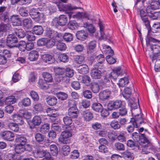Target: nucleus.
Returning a JSON list of instances; mask_svg holds the SVG:
<instances>
[{"label":"nucleus","instance_id":"f257e3e1","mask_svg":"<svg viewBox=\"0 0 160 160\" xmlns=\"http://www.w3.org/2000/svg\"><path fill=\"white\" fill-rule=\"evenodd\" d=\"M75 128L74 125L66 126V129L62 132L58 138L59 143L62 144H67L70 142V138L72 135V131Z\"/></svg>","mask_w":160,"mask_h":160},{"label":"nucleus","instance_id":"f03ea898","mask_svg":"<svg viewBox=\"0 0 160 160\" xmlns=\"http://www.w3.org/2000/svg\"><path fill=\"white\" fill-rule=\"evenodd\" d=\"M134 119V121H131L132 124L128 125L127 128L128 132H132L134 128H138L141 124L144 122V118L141 114L135 115Z\"/></svg>","mask_w":160,"mask_h":160},{"label":"nucleus","instance_id":"7ed1b4c3","mask_svg":"<svg viewBox=\"0 0 160 160\" xmlns=\"http://www.w3.org/2000/svg\"><path fill=\"white\" fill-rule=\"evenodd\" d=\"M132 137L141 147L145 148L148 147L149 141L144 134H141L140 136L138 133L134 132L132 134Z\"/></svg>","mask_w":160,"mask_h":160},{"label":"nucleus","instance_id":"20e7f679","mask_svg":"<svg viewBox=\"0 0 160 160\" xmlns=\"http://www.w3.org/2000/svg\"><path fill=\"white\" fill-rule=\"evenodd\" d=\"M68 21V18L67 16L62 14L58 17L54 18L52 22L51 25L56 27L59 26H63L67 24Z\"/></svg>","mask_w":160,"mask_h":160},{"label":"nucleus","instance_id":"39448f33","mask_svg":"<svg viewBox=\"0 0 160 160\" xmlns=\"http://www.w3.org/2000/svg\"><path fill=\"white\" fill-rule=\"evenodd\" d=\"M126 105L125 102L120 100H116L114 101L109 102L107 105V108L109 110L118 109L122 106H125Z\"/></svg>","mask_w":160,"mask_h":160},{"label":"nucleus","instance_id":"423d86ee","mask_svg":"<svg viewBox=\"0 0 160 160\" xmlns=\"http://www.w3.org/2000/svg\"><path fill=\"white\" fill-rule=\"evenodd\" d=\"M154 10L150 5L148 6L146 9L147 14L152 19H157L160 17V12H154Z\"/></svg>","mask_w":160,"mask_h":160},{"label":"nucleus","instance_id":"0eeeda50","mask_svg":"<svg viewBox=\"0 0 160 160\" xmlns=\"http://www.w3.org/2000/svg\"><path fill=\"white\" fill-rule=\"evenodd\" d=\"M18 42L17 38L13 34H9L7 37L6 43L10 48L16 47L15 43Z\"/></svg>","mask_w":160,"mask_h":160},{"label":"nucleus","instance_id":"6e6552de","mask_svg":"<svg viewBox=\"0 0 160 160\" xmlns=\"http://www.w3.org/2000/svg\"><path fill=\"white\" fill-rule=\"evenodd\" d=\"M42 122V118L40 116H35L29 123L30 128H33L36 126H38L41 124Z\"/></svg>","mask_w":160,"mask_h":160},{"label":"nucleus","instance_id":"1a4fd4ad","mask_svg":"<svg viewBox=\"0 0 160 160\" xmlns=\"http://www.w3.org/2000/svg\"><path fill=\"white\" fill-rule=\"evenodd\" d=\"M57 6L59 11H71L78 8L72 6L71 4H63L60 3L58 4Z\"/></svg>","mask_w":160,"mask_h":160},{"label":"nucleus","instance_id":"9d476101","mask_svg":"<svg viewBox=\"0 0 160 160\" xmlns=\"http://www.w3.org/2000/svg\"><path fill=\"white\" fill-rule=\"evenodd\" d=\"M33 155L36 158H41L50 156V154L46 150L37 149L33 151Z\"/></svg>","mask_w":160,"mask_h":160},{"label":"nucleus","instance_id":"9b49d317","mask_svg":"<svg viewBox=\"0 0 160 160\" xmlns=\"http://www.w3.org/2000/svg\"><path fill=\"white\" fill-rule=\"evenodd\" d=\"M3 138L5 140L11 141L14 139V134L12 132L6 131L3 132L2 134Z\"/></svg>","mask_w":160,"mask_h":160},{"label":"nucleus","instance_id":"f8f14e48","mask_svg":"<svg viewBox=\"0 0 160 160\" xmlns=\"http://www.w3.org/2000/svg\"><path fill=\"white\" fill-rule=\"evenodd\" d=\"M78 112V109L75 105L70 107L68 110V115L72 118H77Z\"/></svg>","mask_w":160,"mask_h":160},{"label":"nucleus","instance_id":"ddd939ff","mask_svg":"<svg viewBox=\"0 0 160 160\" xmlns=\"http://www.w3.org/2000/svg\"><path fill=\"white\" fill-rule=\"evenodd\" d=\"M150 45L151 51L149 54L151 53L152 55L157 54L160 52V46L152 43H150Z\"/></svg>","mask_w":160,"mask_h":160},{"label":"nucleus","instance_id":"4468645a","mask_svg":"<svg viewBox=\"0 0 160 160\" xmlns=\"http://www.w3.org/2000/svg\"><path fill=\"white\" fill-rule=\"evenodd\" d=\"M77 38L80 40L84 41L87 38L88 34L84 30H80L78 31L76 33Z\"/></svg>","mask_w":160,"mask_h":160},{"label":"nucleus","instance_id":"2eb2a0df","mask_svg":"<svg viewBox=\"0 0 160 160\" xmlns=\"http://www.w3.org/2000/svg\"><path fill=\"white\" fill-rule=\"evenodd\" d=\"M101 71L96 68L92 69L90 72L91 77L95 79L100 78L101 76Z\"/></svg>","mask_w":160,"mask_h":160},{"label":"nucleus","instance_id":"dca6fc26","mask_svg":"<svg viewBox=\"0 0 160 160\" xmlns=\"http://www.w3.org/2000/svg\"><path fill=\"white\" fill-rule=\"evenodd\" d=\"M11 21L14 26H18L21 24V21L19 16L13 15L11 17Z\"/></svg>","mask_w":160,"mask_h":160},{"label":"nucleus","instance_id":"f3484780","mask_svg":"<svg viewBox=\"0 0 160 160\" xmlns=\"http://www.w3.org/2000/svg\"><path fill=\"white\" fill-rule=\"evenodd\" d=\"M15 141L16 142L19 143L18 144L25 145L26 143L27 139L24 136L17 135L16 137Z\"/></svg>","mask_w":160,"mask_h":160},{"label":"nucleus","instance_id":"a211bd4d","mask_svg":"<svg viewBox=\"0 0 160 160\" xmlns=\"http://www.w3.org/2000/svg\"><path fill=\"white\" fill-rule=\"evenodd\" d=\"M82 115L84 120L86 121H89L93 118L92 114L88 110L83 111Z\"/></svg>","mask_w":160,"mask_h":160},{"label":"nucleus","instance_id":"6ab92c4d","mask_svg":"<svg viewBox=\"0 0 160 160\" xmlns=\"http://www.w3.org/2000/svg\"><path fill=\"white\" fill-rule=\"evenodd\" d=\"M96 42L95 40L91 41L88 43L87 46V52L88 53L93 52L96 46Z\"/></svg>","mask_w":160,"mask_h":160},{"label":"nucleus","instance_id":"aec40b11","mask_svg":"<svg viewBox=\"0 0 160 160\" xmlns=\"http://www.w3.org/2000/svg\"><path fill=\"white\" fill-rule=\"evenodd\" d=\"M39 56L38 52L36 51H32L29 54L28 58L31 61H35L38 59Z\"/></svg>","mask_w":160,"mask_h":160},{"label":"nucleus","instance_id":"412c9836","mask_svg":"<svg viewBox=\"0 0 160 160\" xmlns=\"http://www.w3.org/2000/svg\"><path fill=\"white\" fill-rule=\"evenodd\" d=\"M46 112L48 116L51 117L56 118L59 116V114L57 111L55 109L51 108H48L47 109Z\"/></svg>","mask_w":160,"mask_h":160},{"label":"nucleus","instance_id":"4be33fe9","mask_svg":"<svg viewBox=\"0 0 160 160\" xmlns=\"http://www.w3.org/2000/svg\"><path fill=\"white\" fill-rule=\"evenodd\" d=\"M4 101L6 105H10L15 103L16 102L17 100L14 96L12 95L7 97Z\"/></svg>","mask_w":160,"mask_h":160},{"label":"nucleus","instance_id":"5701e85b","mask_svg":"<svg viewBox=\"0 0 160 160\" xmlns=\"http://www.w3.org/2000/svg\"><path fill=\"white\" fill-rule=\"evenodd\" d=\"M110 94V91H102L99 93V98L102 100L107 99Z\"/></svg>","mask_w":160,"mask_h":160},{"label":"nucleus","instance_id":"b1692460","mask_svg":"<svg viewBox=\"0 0 160 160\" xmlns=\"http://www.w3.org/2000/svg\"><path fill=\"white\" fill-rule=\"evenodd\" d=\"M98 24L99 27L101 35L100 38L101 39L105 40L107 39V38L104 32V27L102 23L99 20Z\"/></svg>","mask_w":160,"mask_h":160},{"label":"nucleus","instance_id":"393cba45","mask_svg":"<svg viewBox=\"0 0 160 160\" xmlns=\"http://www.w3.org/2000/svg\"><path fill=\"white\" fill-rule=\"evenodd\" d=\"M13 120L18 122V124L22 125L24 124V121L22 118L18 114H14L12 115Z\"/></svg>","mask_w":160,"mask_h":160},{"label":"nucleus","instance_id":"a878e982","mask_svg":"<svg viewBox=\"0 0 160 160\" xmlns=\"http://www.w3.org/2000/svg\"><path fill=\"white\" fill-rule=\"evenodd\" d=\"M55 80L56 82L60 83L61 84L65 83L66 82L67 83L68 82V80L67 79L66 77H63L60 75H56Z\"/></svg>","mask_w":160,"mask_h":160},{"label":"nucleus","instance_id":"bb28decb","mask_svg":"<svg viewBox=\"0 0 160 160\" xmlns=\"http://www.w3.org/2000/svg\"><path fill=\"white\" fill-rule=\"evenodd\" d=\"M77 70L79 73L82 74H85L88 72V68L87 65H83L79 66Z\"/></svg>","mask_w":160,"mask_h":160},{"label":"nucleus","instance_id":"cd10ccee","mask_svg":"<svg viewBox=\"0 0 160 160\" xmlns=\"http://www.w3.org/2000/svg\"><path fill=\"white\" fill-rule=\"evenodd\" d=\"M57 35V32L52 30L50 29H47L46 31V36L49 38L50 39H53L55 36H56Z\"/></svg>","mask_w":160,"mask_h":160},{"label":"nucleus","instance_id":"c85d7f7f","mask_svg":"<svg viewBox=\"0 0 160 160\" xmlns=\"http://www.w3.org/2000/svg\"><path fill=\"white\" fill-rule=\"evenodd\" d=\"M105 85L104 83H101L98 84L96 82L92 83L91 84V89L94 90H99L102 89Z\"/></svg>","mask_w":160,"mask_h":160},{"label":"nucleus","instance_id":"c756f323","mask_svg":"<svg viewBox=\"0 0 160 160\" xmlns=\"http://www.w3.org/2000/svg\"><path fill=\"white\" fill-rule=\"evenodd\" d=\"M73 17L78 19L84 18L89 19V15L87 13L78 12L76 15H73Z\"/></svg>","mask_w":160,"mask_h":160},{"label":"nucleus","instance_id":"7c9ffc66","mask_svg":"<svg viewBox=\"0 0 160 160\" xmlns=\"http://www.w3.org/2000/svg\"><path fill=\"white\" fill-rule=\"evenodd\" d=\"M33 111L35 113L40 112L43 110V107L42 105L40 103H36L33 106Z\"/></svg>","mask_w":160,"mask_h":160},{"label":"nucleus","instance_id":"2f4dec72","mask_svg":"<svg viewBox=\"0 0 160 160\" xmlns=\"http://www.w3.org/2000/svg\"><path fill=\"white\" fill-rule=\"evenodd\" d=\"M39 87L42 89H47L48 86L47 82L42 79H39L38 82Z\"/></svg>","mask_w":160,"mask_h":160},{"label":"nucleus","instance_id":"473e14b6","mask_svg":"<svg viewBox=\"0 0 160 160\" xmlns=\"http://www.w3.org/2000/svg\"><path fill=\"white\" fill-rule=\"evenodd\" d=\"M83 27L87 28L88 32L91 33H94L96 30L95 27L91 24L87 22L83 23Z\"/></svg>","mask_w":160,"mask_h":160},{"label":"nucleus","instance_id":"72a5a7b5","mask_svg":"<svg viewBox=\"0 0 160 160\" xmlns=\"http://www.w3.org/2000/svg\"><path fill=\"white\" fill-rule=\"evenodd\" d=\"M15 29V33L18 38H22L24 37L25 33L23 30L19 28H16Z\"/></svg>","mask_w":160,"mask_h":160},{"label":"nucleus","instance_id":"f704fd0d","mask_svg":"<svg viewBox=\"0 0 160 160\" xmlns=\"http://www.w3.org/2000/svg\"><path fill=\"white\" fill-rule=\"evenodd\" d=\"M26 150L25 145L17 144L15 146V152L17 153L21 154Z\"/></svg>","mask_w":160,"mask_h":160},{"label":"nucleus","instance_id":"c9c22d12","mask_svg":"<svg viewBox=\"0 0 160 160\" xmlns=\"http://www.w3.org/2000/svg\"><path fill=\"white\" fill-rule=\"evenodd\" d=\"M46 100L48 104L50 106H53L57 102V98L54 97H48L47 98Z\"/></svg>","mask_w":160,"mask_h":160},{"label":"nucleus","instance_id":"e433bc0d","mask_svg":"<svg viewBox=\"0 0 160 160\" xmlns=\"http://www.w3.org/2000/svg\"><path fill=\"white\" fill-rule=\"evenodd\" d=\"M103 51L105 53L108 54V55H113L114 52L111 48L109 46L103 45Z\"/></svg>","mask_w":160,"mask_h":160},{"label":"nucleus","instance_id":"4c0bfd02","mask_svg":"<svg viewBox=\"0 0 160 160\" xmlns=\"http://www.w3.org/2000/svg\"><path fill=\"white\" fill-rule=\"evenodd\" d=\"M8 127L9 129L15 132H18L19 130L18 124L14 122L9 123L8 124Z\"/></svg>","mask_w":160,"mask_h":160},{"label":"nucleus","instance_id":"58836bf2","mask_svg":"<svg viewBox=\"0 0 160 160\" xmlns=\"http://www.w3.org/2000/svg\"><path fill=\"white\" fill-rule=\"evenodd\" d=\"M154 9H159L160 8V3L159 0H151V2L150 5Z\"/></svg>","mask_w":160,"mask_h":160},{"label":"nucleus","instance_id":"ea45409f","mask_svg":"<svg viewBox=\"0 0 160 160\" xmlns=\"http://www.w3.org/2000/svg\"><path fill=\"white\" fill-rule=\"evenodd\" d=\"M92 108L95 111L97 112L102 111L103 109L102 105L99 103H95L92 105Z\"/></svg>","mask_w":160,"mask_h":160},{"label":"nucleus","instance_id":"a19ab883","mask_svg":"<svg viewBox=\"0 0 160 160\" xmlns=\"http://www.w3.org/2000/svg\"><path fill=\"white\" fill-rule=\"evenodd\" d=\"M122 158H123L126 160H132L134 157L132 153L128 152H125L122 155Z\"/></svg>","mask_w":160,"mask_h":160},{"label":"nucleus","instance_id":"79ce46f5","mask_svg":"<svg viewBox=\"0 0 160 160\" xmlns=\"http://www.w3.org/2000/svg\"><path fill=\"white\" fill-rule=\"evenodd\" d=\"M127 145L131 148H134L136 147L138 148L139 149H140V147L141 146H140L138 143L135 142H134L133 141L129 140H128L127 142Z\"/></svg>","mask_w":160,"mask_h":160},{"label":"nucleus","instance_id":"37998d69","mask_svg":"<svg viewBox=\"0 0 160 160\" xmlns=\"http://www.w3.org/2000/svg\"><path fill=\"white\" fill-rule=\"evenodd\" d=\"M34 33L38 35L41 34L43 32V29L41 26H35L33 29Z\"/></svg>","mask_w":160,"mask_h":160},{"label":"nucleus","instance_id":"c03bdc74","mask_svg":"<svg viewBox=\"0 0 160 160\" xmlns=\"http://www.w3.org/2000/svg\"><path fill=\"white\" fill-rule=\"evenodd\" d=\"M20 113L23 118L26 119H29L31 118L32 116L31 113L28 112L26 110H21Z\"/></svg>","mask_w":160,"mask_h":160},{"label":"nucleus","instance_id":"a18cd8bd","mask_svg":"<svg viewBox=\"0 0 160 160\" xmlns=\"http://www.w3.org/2000/svg\"><path fill=\"white\" fill-rule=\"evenodd\" d=\"M42 76L44 80L46 82H50L52 81V76L50 73L44 72L42 74Z\"/></svg>","mask_w":160,"mask_h":160},{"label":"nucleus","instance_id":"49530a36","mask_svg":"<svg viewBox=\"0 0 160 160\" xmlns=\"http://www.w3.org/2000/svg\"><path fill=\"white\" fill-rule=\"evenodd\" d=\"M51 154L53 156H56L58 153V149L55 145H51L50 146Z\"/></svg>","mask_w":160,"mask_h":160},{"label":"nucleus","instance_id":"de8ad7c7","mask_svg":"<svg viewBox=\"0 0 160 160\" xmlns=\"http://www.w3.org/2000/svg\"><path fill=\"white\" fill-rule=\"evenodd\" d=\"M23 25L25 27L27 28H30L32 26V22L30 18L24 19L23 21Z\"/></svg>","mask_w":160,"mask_h":160},{"label":"nucleus","instance_id":"09e8293b","mask_svg":"<svg viewBox=\"0 0 160 160\" xmlns=\"http://www.w3.org/2000/svg\"><path fill=\"white\" fill-rule=\"evenodd\" d=\"M71 118V117L66 116L63 118V122L67 126H71L72 125H74V124L72 123V120Z\"/></svg>","mask_w":160,"mask_h":160},{"label":"nucleus","instance_id":"8fccbe9b","mask_svg":"<svg viewBox=\"0 0 160 160\" xmlns=\"http://www.w3.org/2000/svg\"><path fill=\"white\" fill-rule=\"evenodd\" d=\"M129 82L128 79L126 77L121 78L119 80L118 85L119 87H124Z\"/></svg>","mask_w":160,"mask_h":160},{"label":"nucleus","instance_id":"3c124183","mask_svg":"<svg viewBox=\"0 0 160 160\" xmlns=\"http://www.w3.org/2000/svg\"><path fill=\"white\" fill-rule=\"evenodd\" d=\"M35 138L38 142L41 143L43 141L45 137L42 134L38 133L35 135Z\"/></svg>","mask_w":160,"mask_h":160},{"label":"nucleus","instance_id":"603ef678","mask_svg":"<svg viewBox=\"0 0 160 160\" xmlns=\"http://www.w3.org/2000/svg\"><path fill=\"white\" fill-rule=\"evenodd\" d=\"M61 151L64 155H67L70 152V147L67 145H63Z\"/></svg>","mask_w":160,"mask_h":160},{"label":"nucleus","instance_id":"864d4df0","mask_svg":"<svg viewBox=\"0 0 160 160\" xmlns=\"http://www.w3.org/2000/svg\"><path fill=\"white\" fill-rule=\"evenodd\" d=\"M52 55L49 54H45L42 56V58L43 61L48 63H50L49 62L52 59Z\"/></svg>","mask_w":160,"mask_h":160},{"label":"nucleus","instance_id":"5fc2aeb1","mask_svg":"<svg viewBox=\"0 0 160 160\" xmlns=\"http://www.w3.org/2000/svg\"><path fill=\"white\" fill-rule=\"evenodd\" d=\"M68 27L71 30L77 29L78 27V24L74 21H70L68 24Z\"/></svg>","mask_w":160,"mask_h":160},{"label":"nucleus","instance_id":"6e6d98bb","mask_svg":"<svg viewBox=\"0 0 160 160\" xmlns=\"http://www.w3.org/2000/svg\"><path fill=\"white\" fill-rule=\"evenodd\" d=\"M20 14L23 17H27L28 15V11L26 8H21L19 11Z\"/></svg>","mask_w":160,"mask_h":160},{"label":"nucleus","instance_id":"4d7b16f0","mask_svg":"<svg viewBox=\"0 0 160 160\" xmlns=\"http://www.w3.org/2000/svg\"><path fill=\"white\" fill-rule=\"evenodd\" d=\"M22 105L25 107H28L31 104V101L28 98H25L23 99L21 101Z\"/></svg>","mask_w":160,"mask_h":160},{"label":"nucleus","instance_id":"13d9d810","mask_svg":"<svg viewBox=\"0 0 160 160\" xmlns=\"http://www.w3.org/2000/svg\"><path fill=\"white\" fill-rule=\"evenodd\" d=\"M114 147L116 150L119 151H123L125 149L124 145L120 142H116L114 144Z\"/></svg>","mask_w":160,"mask_h":160},{"label":"nucleus","instance_id":"bf43d9fd","mask_svg":"<svg viewBox=\"0 0 160 160\" xmlns=\"http://www.w3.org/2000/svg\"><path fill=\"white\" fill-rule=\"evenodd\" d=\"M64 40L67 42H70L72 40V35L69 33H66L63 36Z\"/></svg>","mask_w":160,"mask_h":160},{"label":"nucleus","instance_id":"052dcab7","mask_svg":"<svg viewBox=\"0 0 160 160\" xmlns=\"http://www.w3.org/2000/svg\"><path fill=\"white\" fill-rule=\"evenodd\" d=\"M57 96L59 99L64 100L68 97L67 94L63 92H60L57 94Z\"/></svg>","mask_w":160,"mask_h":160},{"label":"nucleus","instance_id":"680f3d73","mask_svg":"<svg viewBox=\"0 0 160 160\" xmlns=\"http://www.w3.org/2000/svg\"><path fill=\"white\" fill-rule=\"evenodd\" d=\"M74 59L76 63L80 64L84 61V58L82 56L76 55Z\"/></svg>","mask_w":160,"mask_h":160},{"label":"nucleus","instance_id":"e2e57ef3","mask_svg":"<svg viewBox=\"0 0 160 160\" xmlns=\"http://www.w3.org/2000/svg\"><path fill=\"white\" fill-rule=\"evenodd\" d=\"M110 125L114 129H118L120 127V125L117 121L113 120L111 122Z\"/></svg>","mask_w":160,"mask_h":160},{"label":"nucleus","instance_id":"0e129e2a","mask_svg":"<svg viewBox=\"0 0 160 160\" xmlns=\"http://www.w3.org/2000/svg\"><path fill=\"white\" fill-rule=\"evenodd\" d=\"M57 48L60 51H64L66 49L67 47L65 44L63 42H58L57 45Z\"/></svg>","mask_w":160,"mask_h":160},{"label":"nucleus","instance_id":"69168bd1","mask_svg":"<svg viewBox=\"0 0 160 160\" xmlns=\"http://www.w3.org/2000/svg\"><path fill=\"white\" fill-rule=\"evenodd\" d=\"M49 129V126L48 123H45L40 128L41 132L45 133L48 132Z\"/></svg>","mask_w":160,"mask_h":160},{"label":"nucleus","instance_id":"338daca9","mask_svg":"<svg viewBox=\"0 0 160 160\" xmlns=\"http://www.w3.org/2000/svg\"><path fill=\"white\" fill-rule=\"evenodd\" d=\"M18 48L21 51H24L26 49V43L24 41H21L18 44Z\"/></svg>","mask_w":160,"mask_h":160},{"label":"nucleus","instance_id":"774afa93","mask_svg":"<svg viewBox=\"0 0 160 160\" xmlns=\"http://www.w3.org/2000/svg\"><path fill=\"white\" fill-rule=\"evenodd\" d=\"M26 37L29 41H33L35 39V37L34 34L31 32H27Z\"/></svg>","mask_w":160,"mask_h":160}]
</instances>
